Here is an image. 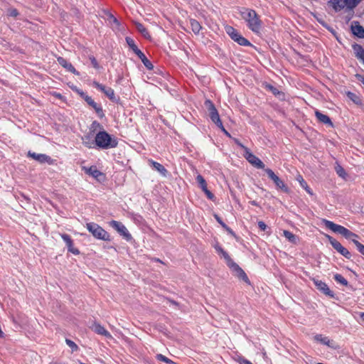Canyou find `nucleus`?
I'll list each match as a JSON object with an SVG mask.
<instances>
[{
  "mask_svg": "<svg viewBox=\"0 0 364 364\" xmlns=\"http://www.w3.org/2000/svg\"><path fill=\"white\" fill-rule=\"evenodd\" d=\"M65 342H66V344L72 349V351L77 350L78 346L74 341H73L68 338H66Z\"/></svg>",
  "mask_w": 364,
  "mask_h": 364,
  "instance_id": "79ce46f5",
  "label": "nucleus"
},
{
  "mask_svg": "<svg viewBox=\"0 0 364 364\" xmlns=\"http://www.w3.org/2000/svg\"><path fill=\"white\" fill-rule=\"evenodd\" d=\"M8 14L12 17H16L18 16L19 13L16 9L11 8L8 10Z\"/></svg>",
  "mask_w": 364,
  "mask_h": 364,
  "instance_id": "a18cd8bd",
  "label": "nucleus"
},
{
  "mask_svg": "<svg viewBox=\"0 0 364 364\" xmlns=\"http://www.w3.org/2000/svg\"><path fill=\"white\" fill-rule=\"evenodd\" d=\"M71 88L73 91H75L76 93H77L85 102H86L87 97H90L84 91H82L80 89H78L77 87H73Z\"/></svg>",
  "mask_w": 364,
  "mask_h": 364,
  "instance_id": "e433bc0d",
  "label": "nucleus"
},
{
  "mask_svg": "<svg viewBox=\"0 0 364 364\" xmlns=\"http://www.w3.org/2000/svg\"><path fill=\"white\" fill-rule=\"evenodd\" d=\"M360 317L361 320L364 322V312H361L360 314Z\"/></svg>",
  "mask_w": 364,
  "mask_h": 364,
  "instance_id": "680f3d73",
  "label": "nucleus"
},
{
  "mask_svg": "<svg viewBox=\"0 0 364 364\" xmlns=\"http://www.w3.org/2000/svg\"><path fill=\"white\" fill-rule=\"evenodd\" d=\"M229 268L231 269L232 274L238 279L244 281L245 283L248 284H250V281L247 275L237 263H231V265L229 267Z\"/></svg>",
  "mask_w": 364,
  "mask_h": 364,
  "instance_id": "9b49d317",
  "label": "nucleus"
},
{
  "mask_svg": "<svg viewBox=\"0 0 364 364\" xmlns=\"http://www.w3.org/2000/svg\"><path fill=\"white\" fill-rule=\"evenodd\" d=\"M105 14L107 16V21H108L109 24L112 28V29L119 31L121 23L118 21V19L115 16H114V15L111 14L109 11H105Z\"/></svg>",
  "mask_w": 364,
  "mask_h": 364,
  "instance_id": "6ab92c4d",
  "label": "nucleus"
},
{
  "mask_svg": "<svg viewBox=\"0 0 364 364\" xmlns=\"http://www.w3.org/2000/svg\"><path fill=\"white\" fill-rule=\"evenodd\" d=\"M205 195H206L207 198L210 200H213L215 198L214 194L210 191H207Z\"/></svg>",
  "mask_w": 364,
  "mask_h": 364,
  "instance_id": "6e6d98bb",
  "label": "nucleus"
},
{
  "mask_svg": "<svg viewBox=\"0 0 364 364\" xmlns=\"http://www.w3.org/2000/svg\"><path fill=\"white\" fill-rule=\"evenodd\" d=\"M314 339L322 344L326 345L328 346H331L330 344V340L327 337H323L321 334H316L314 336Z\"/></svg>",
  "mask_w": 364,
  "mask_h": 364,
  "instance_id": "2f4dec72",
  "label": "nucleus"
},
{
  "mask_svg": "<svg viewBox=\"0 0 364 364\" xmlns=\"http://www.w3.org/2000/svg\"><path fill=\"white\" fill-rule=\"evenodd\" d=\"M86 102L87 103V105L89 106H90L92 108H93L95 109L96 114L100 119L105 117V113H104L102 106L98 105L97 103H96L92 99V97H87Z\"/></svg>",
  "mask_w": 364,
  "mask_h": 364,
  "instance_id": "f3484780",
  "label": "nucleus"
},
{
  "mask_svg": "<svg viewBox=\"0 0 364 364\" xmlns=\"http://www.w3.org/2000/svg\"><path fill=\"white\" fill-rule=\"evenodd\" d=\"M118 141L112 137L106 131H100L95 137V146L101 149H109L117 147Z\"/></svg>",
  "mask_w": 364,
  "mask_h": 364,
  "instance_id": "7ed1b4c3",
  "label": "nucleus"
},
{
  "mask_svg": "<svg viewBox=\"0 0 364 364\" xmlns=\"http://www.w3.org/2000/svg\"><path fill=\"white\" fill-rule=\"evenodd\" d=\"M23 197L26 200H28V201H29V200H30V199H29L28 197H26V196L23 195Z\"/></svg>",
  "mask_w": 364,
  "mask_h": 364,
  "instance_id": "69168bd1",
  "label": "nucleus"
},
{
  "mask_svg": "<svg viewBox=\"0 0 364 364\" xmlns=\"http://www.w3.org/2000/svg\"><path fill=\"white\" fill-rule=\"evenodd\" d=\"M71 88L73 91H75L76 93H77L85 102H86L87 97H90L84 91H82L80 89H78L77 87H73Z\"/></svg>",
  "mask_w": 364,
  "mask_h": 364,
  "instance_id": "4c0bfd02",
  "label": "nucleus"
},
{
  "mask_svg": "<svg viewBox=\"0 0 364 364\" xmlns=\"http://www.w3.org/2000/svg\"><path fill=\"white\" fill-rule=\"evenodd\" d=\"M284 236L291 242L296 243V236L294 235L289 230H284L283 232Z\"/></svg>",
  "mask_w": 364,
  "mask_h": 364,
  "instance_id": "72a5a7b5",
  "label": "nucleus"
},
{
  "mask_svg": "<svg viewBox=\"0 0 364 364\" xmlns=\"http://www.w3.org/2000/svg\"><path fill=\"white\" fill-rule=\"evenodd\" d=\"M335 168L337 174L339 176L344 177V176L346 175V171L343 167H341L340 165H338Z\"/></svg>",
  "mask_w": 364,
  "mask_h": 364,
  "instance_id": "c03bdc74",
  "label": "nucleus"
},
{
  "mask_svg": "<svg viewBox=\"0 0 364 364\" xmlns=\"http://www.w3.org/2000/svg\"><path fill=\"white\" fill-rule=\"evenodd\" d=\"M190 25L192 31L196 35L199 34V32L202 28V26H200V23L196 19L191 18Z\"/></svg>",
  "mask_w": 364,
  "mask_h": 364,
  "instance_id": "bb28decb",
  "label": "nucleus"
},
{
  "mask_svg": "<svg viewBox=\"0 0 364 364\" xmlns=\"http://www.w3.org/2000/svg\"><path fill=\"white\" fill-rule=\"evenodd\" d=\"M225 259L226 260L227 265L230 267L231 265V263H234L235 262L231 259L230 255L228 254V252H224V255H223Z\"/></svg>",
  "mask_w": 364,
  "mask_h": 364,
  "instance_id": "49530a36",
  "label": "nucleus"
},
{
  "mask_svg": "<svg viewBox=\"0 0 364 364\" xmlns=\"http://www.w3.org/2000/svg\"><path fill=\"white\" fill-rule=\"evenodd\" d=\"M348 97L352 100L355 104L356 105H361L362 101L358 95H357L355 93H353L352 92H348L346 93Z\"/></svg>",
  "mask_w": 364,
  "mask_h": 364,
  "instance_id": "7c9ffc66",
  "label": "nucleus"
},
{
  "mask_svg": "<svg viewBox=\"0 0 364 364\" xmlns=\"http://www.w3.org/2000/svg\"><path fill=\"white\" fill-rule=\"evenodd\" d=\"M93 86L97 88V90H100L101 92H102L104 94L105 93L106 90H108V87H105V85L99 83L97 81H94L93 83H92Z\"/></svg>",
  "mask_w": 364,
  "mask_h": 364,
  "instance_id": "a19ab883",
  "label": "nucleus"
},
{
  "mask_svg": "<svg viewBox=\"0 0 364 364\" xmlns=\"http://www.w3.org/2000/svg\"><path fill=\"white\" fill-rule=\"evenodd\" d=\"M245 158L247 161L257 168H264V164L248 149L245 151Z\"/></svg>",
  "mask_w": 364,
  "mask_h": 364,
  "instance_id": "9d476101",
  "label": "nucleus"
},
{
  "mask_svg": "<svg viewBox=\"0 0 364 364\" xmlns=\"http://www.w3.org/2000/svg\"><path fill=\"white\" fill-rule=\"evenodd\" d=\"M109 224L112 228L116 230L118 233L122 235L127 241H130L132 239L131 234L121 222L117 220H111Z\"/></svg>",
  "mask_w": 364,
  "mask_h": 364,
  "instance_id": "6e6552de",
  "label": "nucleus"
},
{
  "mask_svg": "<svg viewBox=\"0 0 364 364\" xmlns=\"http://www.w3.org/2000/svg\"><path fill=\"white\" fill-rule=\"evenodd\" d=\"M202 190H203V191L205 193H207V191H209V190L208 189L207 186H206L205 188H204V189H202Z\"/></svg>",
  "mask_w": 364,
  "mask_h": 364,
  "instance_id": "0e129e2a",
  "label": "nucleus"
},
{
  "mask_svg": "<svg viewBox=\"0 0 364 364\" xmlns=\"http://www.w3.org/2000/svg\"><path fill=\"white\" fill-rule=\"evenodd\" d=\"M351 31L354 36L360 38H364V28L358 21L352 22Z\"/></svg>",
  "mask_w": 364,
  "mask_h": 364,
  "instance_id": "412c9836",
  "label": "nucleus"
},
{
  "mask_svg": "<svg viewBox=\"0 0 364 364\" xmlns=\"http://www.w3.org/2000/svg\"><path fill=\"white\" fill-rule=\"evenodd\" d=\"M258 227L262 231H266L268 228L267 225L263 221L258 222Z\"/></svg>",
  "mask_w": 364,
  "mask_h": 364,
  "instance_id": "603ef678",
  "label": "nucleus"
},
{
  "mask_svg": "<svg viewBox=\"0 0 364 364\" xmlns=\"http://www.w3.org/2000/svg\"><path fill=\"white\" fill-rule=\"evenodd\" d=\"M322 222L327 228L330 229L334 232L341 234L346 239L351 240L355 245L358 251L361 255H364V245L356 240L357 238L359 237V236L357 234L351 232L350 230H349L348 229L342 225L336 224L333 222L328 220L326 219H323Z\"/></svg>",
  "mask_w": 364,
  "mask_h": 364,
  "instance_id": "f257e3e1",
  "label": "nucleus"
},
{
  "mask_svg": "<svg viewBox=\"0 0 364 364\" xmlns=\"http://www.w3.org/2000/svg\"><path fill=\"white\" fill-rule=\"evenodd\" d=\"M71 88L73 91H75L76 93H77L85 102H86L87 97H90L84 91H82L80 89H78L77 87H73Z\"/></svg>",
  "mask_w": 364,
  "mask_h": 364,
  "instance_id": "58836bf2",
  "label": "nucleus"
},
{
  "mask_svg": "<svg viewBox=\"0 0 364 364\" xmlns=\"http://www.w3.org/2000/svg\"><path fill=\"white\" fill-rule=\"evenodd\" d=\"M330 244L332 247L338 252L341 255L345 257L346 259H350L351 253L344 247L338 241L334 239L333 237L330 235H326Z\"/></svg>",
  "mask_w": 364,
  "mask_h": 364,
  "instance_id": "1a4fd4ad",
  "label": "nucleus"
},
{
  "mask_svg": "<svg viewBox=\"0 0 364 364\" xmlns=\"http://www.w3.org/2000/svg\"><path fill=\"white\" fill-rule=\"evenodd\" d=\"M57 61L59 63V65L65 68L68 71L76 75H79V72H77L76 69L73 67V65L70 63L68 62V60L64 58L58 57L57 58Z\"/></svg>",
  "mask_w": 364,
  "mask_h": 364,
  "instance_id": "a211bd4d",
  "label": "nucleus"
},
{
  "mask_svg": "<svg viewBox=\"0 0 364 364\" xmlns=\"http://www.w3.org/2000/svg\"><path fill=\"white\" fill-rule=\"evenodd\" d=\"M83 168L86 173L92 176L100 182L104 181L105 178V174L99 171L95 166H92L89 168L84 167Z\"/></svg>",
  "mask_w": 364,
  "mask_h": 364,
  "instance_id": "ddd939ff",
  "label": "nucleus"
},
{
  "mask_svg": "<svg viewBox=\"0 0 364 364\" xmlns=\"http://www.w3.org/2000/svg\"><path fill=\"white\" fill-rule=\"evenodd\" d=\"M358 79H360L362 83L364 85V77L359 75Z\"/></svg>",
  "mask_w": 364,
  "mask_h": 364,
  "instance_id": "e2e57ef3",
  "label": "nucleus"
},
{
  "mask_svg": "<svg viewBox=\"0 0 364 364\" xmlns=\"http://www.w3.org/2000/svg\"><path fill=\"white\" fill-rule=\"evenodd\" d=\"M214 218H215V220H217V222L224 228L225 227H226V224L223 221V220L221 219V218L217 215V214H214Z\"/></svg>",
  "mask_w": 364,
  "mask_h": 364,
  "instance_id": "09e8293b",
  "label": "nucleus"
},
{
  "mask_svg": "<svg viewBox=\"0 0 364 364\" xmlns=\"http://www.w3.org/2000/svg\"><path fill=\"white\" fill-rule=\"evenodd\" d=\"M89 59L90 60V63L92 65V67L97 70H100V66L97 62V60H96V58L93 56V55H90L89 56Z\"/></svg>",
  "mask_w": 364,
  "mask_h": 364,
  "instance_id": "37998d69",
  "label": "nucleus"
},
{
  "mask_svg": "<svg viewBox=\"0 0 364 364\" xmlns=\"http://www.w3.org/2000/svg\"><path fill=\"white\" fill-rule=\"evenodd\" d=\"M149 161L152 165L153 168L155 170H156L158 172H159L162 176H166V175L168 173V171L165 168V167L162 164H161L158 162H156L153 160H149Z\"/></svg>",
  "mask_w": 364,
  "mask_h": 364,
  "instance_id": "b1692460",
  "label": "nucleus"
},
{
  "mask_svg": "<svg viewBox=\"0 0 364 364\" xmlns=\"http://www.w3.org/2000/svg\"><path fill=\"white\" fill-rule=\"evenodd\" d=\"M136 28L137 31L146 39H150L151 36L148 31V30L144 27V26L139 22L135 23Z\"/></svg>",
  "mask_w": 364,
  "mask_h": 364,
  "instance_id": "a878e982",
  "label": "nucleus"
},
{
  "mask_svg": "<svg viewBox=\"0 0 364 364\" xmlns=\"http://www.w3.org/2000/svg\"><path fill=\"white\" fill-rule=\"evenodd\" d=\"M156 357L158 360L164 362L167 364H176V363L173 362V360H171V359H169L168 358L166 357L162 354H157Z\"/></svg>",
  "mask_w": 364,
  "mask_h": 364,
  "instance_id": "f704fd0d",
  "label": "nucleus"
},
{
  "mask_svg": "<svg viewBox=\"0 0 364 364\" xmlns=\"http://www.w3.org/2000/svg\"><path fill=\"white\" fill-rule=\"evenodd\" d=\"M83 144L85 145V146H87V148H94L95 146V140L93 141H83Z\"/></svg>",
  "mask_w": 364,
  "mask_h": 364,
  "instance_id": "864d4df0",
  "label": "nucleus"
},
{
  "mask_svg": "<svg viewBox=\"0 0 364 364\" xmlns=\"http://www.w3.org/2000/svg\"><path fill=\"white\" fill-rule=\"evenodd\" d=\"M314 283L315 286L316 287V288L320 291H321L323 294L329 296L330 298H334V296H335L334 293L330 290L328 285L325 282H323L321 280L314 279Z\"/></svg>",
  "mask_w": 364,
  "mask_h": 364,
  "instance_id": "4468645a",
  "label": "nucleus"
},
{
  "mask_svg": "<svg viewBox=\"0 0 364 364\" xmlns=\"http://www.w3.org/2000/svg\"><path fill=\"white\" fill-rule=\"evenodd\" d=\"M86 228L95 238L103 241H111L109 234L98 224L95 223H87Z\"/></svg>",
  "mask_w": 364,
  "mask_h": 364,
  "instance_id": "20e7f679",
  "label": "nucleus"
},
{
  "mask_svg": "<svg viewBox=\"0 0 364 364\" xmlns=\"http://www.w3.org/2000/svg\"><path fill=\"white\" fill-rule=\"evenodd\" d=\"M28 155L41 164L48 163V164H52L53 162L50 156L44 154H36L35 152L28 151Z\"/></svg>",
  "mask_w": 364,
  "mask_h": 364,
  "instance_id": "2eb2a0df",
  "label": "nucleus"
},
{
  "mask_svg": "<svg viewBox=\"0 0 364 364\" xmlns=\"http://www.w3.org/2000/svg\"><path fill=\"white\" fill-rule=\"evenodd\" d=\"M353 48L355 57L362 60V62L364 63V48L362 47V46L359 44H354L353 46Z\"/></svg>",
  "mask_w": 364,
  "mask_h": 364,
  "instance_id": "5701e85b",
  "label": "nucleus"
},
{
  "mask_svg": "<svg viewBox=\"0 0 364 364\" xmlns=\"http://www.w3.org/2000/svg\"><path fill=\"white\" fill-rule=\"evenodd\" d=\"M266 87L270 90L275 96L279 97L280 95H284V93L281 91H279L277 88L274 87L272 85H267Z\"/></svg>",
  "mask_w": 364,
  "mask_h": 364,
  "instance_id": "c9c22d12",
  "label": "nucleus"
},
{
  "mask_svg": "<svg viewBox=\"0 0 364 364\" xmlns=\"http://www.w3.org/2000/svg\"><path fill=\"white\" fill-rule=\"evenodd\" d=\"M205 105L208 111V115L211 119V121L218 127V125H221L223 123L219 113L213 104V102L210 100H206L205 101Z\"/></svg>",
  "mask_w": 364,
  "mask_h": 364,
  "instance_id": "39448f33",
  "label": "nucleus"
},
{
  "mask_svg": "<svg viewBox=\"0 0 364 364\" xmlns=\"http://www.w3.org/2000/svg\"><path fill=\"white\" fill-rule=\"evenodd\" d=\"M315 115L319 122L326 124L330 127H333V123L328 115L321 113L318 110L315 111Z\"/></svg>",
  "mask_w": 364,
  "mask_h": 364,
  "instance_id": "aec40b11",
  "label": "nucleus"
},
{
  "mask_svg": "<svg viewBox=\"0 0 364 364\" xmlns=\"http://www.w3.org/2000/svg\"><path fill=\"white\" fill-rule=\"evenodd\" d=\"M226 31L230 36L232 40L237 42L239 45L243 46H252V43L245 37L240 34V33L233 27L229 26L226 28Z\"/></svg>",
  "mask_w": 364,
  "mask_h": 364,
  "instance_id": "423d86ee",
  "label": "nucleus"
},
{
  "mask_svg": "<svg viewBox=\"0 0 364 364\" xmlns=\"http://www.w3.org/2000/svg\"><path fill=\"white\" fill-rule=\"evenodd\" d=\"M237 362L240 364H252L250 360H247L244 357H239L237 359Z\"/></svg>",
  "mask_w": 364,
  "mask_h": 364,
  "instance_id": "8fccbe9b",
  "label": "nucleus"
},
{
  "mask_svg": "<svg viewBox=\"0 0 364 364\" xmlns=\"http://www.w3.org/2000/svg\"><path fill=\"white\" fill-rule=\"evenodd\" d=\"M61 237L65 242L69 252L73 253L75 255L80 254L78 249L73 247V241L69 235L65 233L61 234Z\"/></svg>",
  "mask_w": 364,
  "mask_h": 364,
  "instance_id": "dca6fc26",
  "label": "nucleus"
},
{
  "mask_svg": "<svg viewBox=\"0 0 364 364\" xmlns=\"http://www.w3.org/2000/svg\"><path fill=\"white\" fill-rule=\"evenodd\" d=\"M196 181L198 183L201 189H204L207 186V183L204 178L201 175H198L196 177Z\"/></svg>",
  "mask_w": 364,
  "mask_h": 364,
  "instance_id": "ea45409f",
  "label": "nucleus"
},
{
  "mask_svg": "<svg viewBox=\"0 0 364 364\" xmlns=\"http://www.w3.org/2000/svg\"><path fill=\"white\" fill-rule=\"evenodd\" d=\"M215 250L218 253H221L224 250L219 245L215 247Z\"/></svg>",
  "mask_w": 364,
  "mask_h": 364,
  "instance_id": "bf43d9fd",
  "label": "nucleus"
},
{
  "mask_svg": "<svg viewBox=\"0 0 364 364\" xmlns=\"http://www.w3.org/2000/svg\"><path fill=\"white\" fill-rule=\"evenodd\" d=\"M224 229L228 232V234H230V235L233 236V237H236V235L235 233V232L230 228L228 227V225H226V227L224 228Z\"/></svg>",
  "mask_w": 364,
  "mask_h": 364,
  "instance_id": "5fc2aeb1",
  "label": "nucleus"
},
{
  "mask_svg": "<svg viewBox=\"0 0 364 364\" xmlns=\"http://www.w3.org/2000/svg\"><path fill=\"white\" fill-rule=\"evenodd\" d=\"M168 302H170L173 305H175V306H177L179 305L177 301H174L173 299H168Z\"/></svg>",
  "mask_w": 364,
  "mask_h": 364,
  "instance_id": "13d9d810",
  "label": "nucleus"
},
{
  "mask_svg": "<svg viewBox=\"0 0 364 364\" xmlns=\"http://www.w3.org/2000/svg\"><path fill=\"white\" fill-rule=\"evenodd\" d=\"M267 173L268 177L273 181L275 186L277 188L282 190L284 193H288L289 192V188L286 186L282 180H281L274 173V171L267 168L264 169Z\"/></svg>",
  "mask_w": 364,
  "mask_h": 364,
  "instance_id": "0eeeda50",
  "label": "nucleus"
},
{
  "mask_svg": "<svg viewBox=\"0 0 364 364\" xmlns=\"http://www.w3.org/2000/svg\"><path fill=\"white\" fill-rule=\"evenodd\" d=\"M218 127L229 138H232L230 134L225 129L223 123L221 125H218Z\"/></svg>",
  "mask_w": 364,
  "mask_h": 364,
  "instance_id": "3c124183",
  "label": "nucleus"
},
{
  "mask_svg": "<svg viewBox=\"0 0 364 364\" xmlns=\"http://www.w3.org/2000/svg\"><path fill=\"white\" fill-rule=\"evenodd\" d=\"M296 180L299 182L300 183V186L306 190V191L310 194V195H313V192L311 191V189L309 188V186H308L306 181L303 178V177L301 176V175H298L297 177H296Z\"/></svg>",
  "mask_w": 364,
  "mask_h": 364,
  "instance_id": "c85d7f7f",
  "label": "nucleus"
},
{
  "mask_svg": "<svg viewBox=\"0 0 364 364\" xmlns=\"http://www.w3.org/2000/svg\"><path fill=\"white\" fill-rule=\"evenodd\" d=\"M138 58L141 60L144 65L149 70L154 68L153 64L150 62L149 60L146 57V55L141 51L138 52L137 55Z\"/></svg>",
  "mask_w": 364,
  "mask_h": 364,
  "instance_id": "393cba45",
  "label": "nucleus"
},
{
  "mask_svg": "<svg viewBox=\"0 0 364 364\" xmlns=\"http://www.w3.org/2000/svg\"><path fill=\"white\" fill-rule=\"evenodd\" d=\"M242 18L247 22V27L254 33H259L262 22L257 12L251 9L242 8L240 11Z\"/></svg>",
  "mask_w": 364,
  "mask_h": 364,
  "instance_id": "f03ea898",
  "label": "nucleus"
},
{
  "mask_svg": "<svg viewBox=\"0 0 364 364\" xmlns=\"http://www.w3.org/2000/svg\"><path fill=\"white\" fill-rule=\"evenodd\" d=\"M92 329L97 334L105 336L107 338H112V336L109 331H107L104 326L98 323H94Z\"/></svg>",
  "mask_w": 364,
  "mask_h": 364,
  "instance_id": "4be33fe9",
  "label": "nucleus"
},
{
  "mask_svg": "<svg viewBox=\"0 0 364 364\" xmlns=\"http://www.w3.org/2000/svg\"><path fill=\"white\" fill-rule=\"evenodd\" d=\"M224 252H226L225 250H223L221 254L223 255H224Z\"/></svg>",
  "mask_w": 364,
  "mask_h": 364,
  "instance_id": "338daca9",
  "label": "nucleus"
},
{
  "mask_svg": "<svg viewBox=\"0 0 364 364\" xmlns=\"http://www.w3.org/2000/svg\"><path fill=\"white\" fill-rule=\"evenodd\" d=\"M333 279H335L336 282L345 287H347L348 285V281L340 274H334Z\"/></svg>",
  "mask_w": 364,
  "mask_h": 364,
  "instance_id": "473e14b6",
  "label": "nucleus"
},
{
  "mask_svg": "<svg viewBox=\"0 0 364 364\" xmlns=\"http://www.w3.org/2000/svg\"><path fill=\"white\" fill-rule=\"evenodd\" d=\"M250 203L252 205L259 207V203L256 200H251L250 201Z\"/></svg>",
  "mask_w": 364,
  "mask_h": 364,
  "instance_id": "052dcab7",
  "label": "nucleus"
},
{
  "mask_svg": "<svg viewBox=\"0 0 364 364\" xmlns=\"http://www.w3.org/2000/svg\"><path fill=\"white\" fill-rule=\"evenodd\" d=\"M333 7L336 11H340L345 7L352 8L355 4L352 0H331Z\"/></svg>",
  "mask_w": 364,
  "mask_h": 364,
  "instance_id": "f8f14e48",
  "label": "nucleus"
},
{
  "mask_svg": "<svg viewBox=\"0 0 364 364\" xmlns=\"http://www.w3.org/2000/svg\"><path fill=\"white\" fill-rule=\"evenodd\" d=\"M125 41L129 46V48L136 54L137 55L138 52H140L141 50L138 48L136 45L135 44L134 41L129 36H127L125 38Z\"/></svg>",
  "mask_w": 364,
  "mask_h": 364,
  "instance_id": "cd10ccee",
  "label": "nucleus"
},
{
  "mask_svg": "<svg viewBox=\"0 0 364 364\" xmlns=\"http://www.w3.org/2000/svg\"><path fill=\"white\" fill-rule=\"evenodd\" d=\"M105 95L113 102H118L119 101V97L115 96L114 91L112 88L108 87Z\"/></svg>",
  "mask_w": 364,
  "mask_h": 364,
  "instance_id": "c756f323",
  "label": "nucleus"
},
{
  "mask_svg": "<svg viewBox=\"0 0 364 364\" xmlns=\"http://www.w3.org/2000/svg\"><path fill=\"white\" fill-rule=\"evenodd\" d=\"M92 127H94V128H97V127L102 128L101 124L98 122H97V121H94L92 123Z\"/></svg>",
  "mask_w": 364,
  "mask_h": 364,
  "instance_id": "4d7b16f0",
  "label": "nucleus"
},
{
  "mask_svg": "<svg viewBox=\"0 0 364 364\" xmlns=\"http://www.w3.org/2000/svg\"><path fill=\"white\" fill-rule=\"evenodd\" d=\"M233 141L238 146H240V148H242V149H244V151H245L247 149H248L247 147H246L245 146H244L240 141L239 139H236V138H233L232 137L231 138Z\"/></svg>",
  "mask_w": 364,
  "mask_h": 364,
  "instance_id": "de8ad7c7",
  "label": "nucleus"
}]
</instances>
